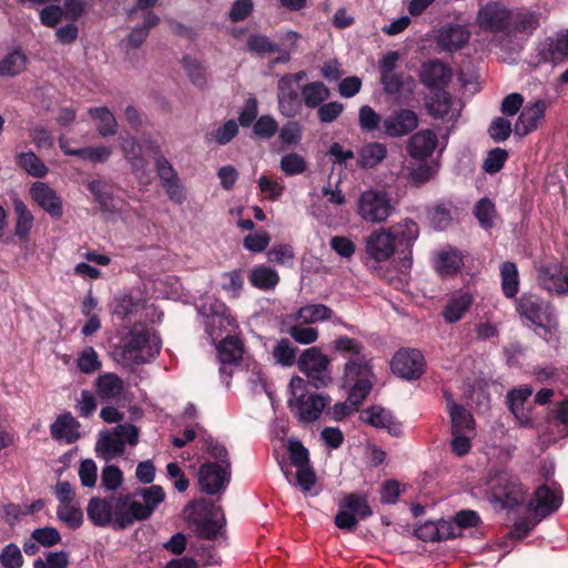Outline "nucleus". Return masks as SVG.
<instances>
[{
	"mask_svg": "<svg viewBox=\"0 0 568 568\" xmlns=\"http://www.w3.org/2000/svg\"><path fill=\"white\" fill-rule=\"evenodd\" d=\"M302 99L310 109H316L326 101L329 95V89L321 81L310 82L301 89Z\"/></svg>",
	"mask_w": 568,
	"mask_h": 568,
	"instance_id": "38",
	"label": "nucleus"
},
{
	"mask_svg": "<svg viewBox=\"0 0 568 568\" xmlns=\"http://www.w3.org/2000/svg\"><path fill=\"white\" fill-rule=\"evenodd\" d=\"M539 24V20L535 13L531 12H517L510 13L509 31L514 32H531Z\"/></svg>",
	"mask_w": 568,
	"mask_h": 568,
	"instance_id": "52",
	"label": "nucleus"
},
{
	"mask_svg": "<svg viewBox=\"0 0 568 568\" xmlns=\"http://www.w3.org/2000/svg\"><path fill=\"white\" fill-rule=\"evenodd\" d=\"M122 151L133 170L144 169V160L141 156V146L134 138L123 139Z\"/></svg>",
	"mask_w": 568,
	"mask_h": 568,
	"instance_id": "55",
	"label": "nucleus"
},
{
	"mask_svg": "<svg viewBox=\"0 0 568 568\" xmlns=\"http://www.w3.org/2000/svg\"><path fill=\"white\" fill-rule=\"evenodd\" d=\"M296 352L297 348L287 338H282L274 346L272 355L277 364L292 366L296 362Z\"/></svg>",
	"mask_w": 568,
	"mask_h": 568,
	"instance_id": "51",
	"label": "nucleus"
},
{
	"mask_svg": "<svg viewBox=\"0 0 568 568\" xmlns=\"http://www.w3.org/2000/svg\"><path fill=\"white\" fill-rule=\"evenodd\" d=\"M516 311L521 318L546 328L552 320V307L535 294H523L516 300Z\"/></svg>",
	"mask_w": 568,
	"mask_h": 568,
	"instance_id": "11",
	"label": "nucleus"
},
{
	"mask_svg": "<svg viewBox=\"0 0 568 568\" xmlns=\"http://www.w3.org/2000/svg\"><path fill=\"white\" fill-rule=\"evenodd\" d=\"M139 442V429L133 424H120L111 432L101 433L95 445L99 457L110 460L121 456L125 449V443L135 446Z\"/></svg>",
	"mask_w": 568,
	"mask_h": 568,
	"instance_id": "6",
	"label": "nucleus"
},
{
	"mask_svg": "<svg viewBox=\"0 0 568 568\" xmlns=\"http://www.w3.org/2000/svg\"><path fill=\"white\" fill-rule=\"evenodd\" d=\"M365 251L368 257L376 262L389 260L396 251V245L389 230L381 227L373 231L365 239Z\"/></svg>",
	"mask_w": 568,
	"mask_h": 568,
	"instance_id": "14",
	"label": "nucleus"
},
{
	"mask_svg": "<svg viewBox=\"0 0 568 568\" xmlns=\"http://www.w3.org/2000/svg\"><path fill=\"white\" fill-rule=\"evenodd\" d=\"M88 113L98 122L97 130L101 136H112L118 133V121L106 106L90 108Z\"/></svg>",
	"mask_w": 568,
	"mask_h": 568,
	"instance_id": "35",
	"label": "nucleus"
},
{
	"mask_svg": "<svg viewBox=\"0 0 568 568\" xmlns=\"http://www.w3.org/2000/svg\"><path fill=\"white\" fill-rule=\"evenodd\" d=\"M474 298L469 293H458L452 296L444 310L443 317L447 323H456L460 321L473 305Z\"/></svg>",
	"mask_w": 568,
	"mask_h": 568,
	"instance_id": "27",
	"label": "nucleus"
},
{
	"mask_svg": "<svg viewBox=\"0 0 568 568\" xmlns=\"http://www.w3.org/2000/svg\"><path fill=\"white\" fill-rule=\"evenodd\" d=\"M438 143L437 135L430 129H425L413 134L407 142L408 154L419 161L428 159Z\"/></svg>",
	"mask_w": 568,
	"mask_h": 568,
	"instance_id": "21",
	"label": "nucleus"
},
{
	"mask_svg": "<svg viewBox=\"0 0 568 568\" xmlns=\"http://www.w3.org/2000/svg\"><path fill=\"white\" fill-rule=\"evenodd\" d=\"M90 192L94 195L95 201L100 204V207L104 212H113V194L105 182L101 180L91 181L88 184Z\"/></svg>",
	"mask_w": 568,
	"mask_h": 568,
	"instance_id": "48",
	"label": "nucleus"
},
{
	"mask_svg": "<svg viewBox=\"0 0 568 568\" xmlns=\"http://www.w3.org/2000/svg\"><path fill=\"white\" fill-rule=\"evenodd\" d=\"M469 39V32L462 26H449L443 28L438 34V45L446 51L462 49Z\"/></svg>",
	"mask_w": 568,
	"mask_h": 568,
	"instance_id": "28",
	"label": "nucleus"
},
{
	"mask_svg": "<svg viewBox=\"0 0 568 568\" xmlns=\"http://www.w3.org/2000/svg\"><path fill=\"white\" fill-rule=\"evenodd\" d=\"M455 212L456 207L453 202L442 201L429 206L426 215L435 229L445 230L452 224Z\"/></svg>",
	"mask_w": 568,
	"mask_h": 568,
	"instance_id": "31",
	"label": "nucleus"
},
{
	"mask_svg": "<svg viewBox=\"0 0 568 568\" xmlns=\"http://www.w3.org/2000/svg\"><path fill=\"white\" fill-rule=\"evenodd\" d=\"M31 538L43 547H53L61 541V535L53 527L37 528L32 531Z\"/></svg>",
	"mask_w": 568,
	"mask_h": 568,
	"instance_id": "58",
	"label": "nucleus"
},
{
	"mask_svg": "<svg viewBox=\"0 0 568 568\" xmlns=\"http://www.w3.org/2000/svg\"><path fill=\"white\" fill-rule=\"evenodd\" d=\"M281 169L288 175L301 174L306 170L305 159L293 152L281 159Z\"/></svg>",
	"mask_w": 568,
	"mask_h": 568,
	"instance_id": "63",
	"label": "nucleus"
},
{
	"mask_svg": "<svg viewBox=\"0 0 568 568\" xmlns=\"http://www.w3.org/2000/svg\"><path fill=\"white\" fill-rule=\"evenodd\" d=\"M30 195L37 204L52 217H61L62 201L57 192L47 183L36 182L30 187Z\"/></svg>",
	"mask_w": 568,
	"mask_h": 568,
	"instance_id": "19",
	"label": "nucleus"
},
{
	"mask_svg": "<svg viewBox=\"0 0 568 568\" xmlns=\"http://www.w3.org/2000/svg\"><path fill=\"white\" fill-rule=\"evenodd\" d=\"M27 64L28 57L26 53L20 49L12 50L0 60V77L12 78L19 75L27 69Z\"/></svg>",
	"mask_w": 568,
	"mask_h": 568,
	"instance_id": "34",
	"label": "nucleus"
},
{
	"mask_svg": "<svg viewBox=\"0 0 568 568\" xmlns=\"http://www.w3.org/2000/svg\"><path fill=\"white\" fill-rule=\"evenodd\" d=\"M462 266L463 256L457 250H443L436 255L435 268L437 273L443 277L456 274Z\"/></svg>",
	"mask_w": 568,
	"mask_h": 568,
	"instance_id": "32",
	"label": "nucleus"
},
{
	"mask_svg": "<svg viewBox=\"0 0 568 568\" xmlns=\"http://www.w3.org/2000/svg\"><path fill=\"white\" fill-rule=\"evenodd\" d=\"M246 48L257 54H272L281 52L277 43L270 40L268 37L260 33L251 34L246 40Z\"/></svg>",
	"mask_w": 568,
	"mask_h": 568,
	"instance_id": "49",
	"label": "nucleus"
},
{
	"mask_svg": "<svg viewBox=\"0 0 568 568\" xmlns=\"http://www.w3.org/2000/svg\"><path fill=\"white\" fill-rule=\"evenodd\" d=\"M164 499L165 493L160 485L120 495L114 498V528L125 529L135 521L149 519Z\"/></svg>",
	"mask_w": 568,
	"mask_h": 568,
	"instance_id": "2",
	"label": "nucleus"
},
{
	"mask_svg": "<svg viewBox=\"0 0 568 568\" xmlns=\"http://www.w3.org/2000/svg\"><path fill=\"white\" fill-rule=\"evenodd\" d=\"M477 22L481 29L490 32L506 31L510 26V11L500 3L490 2L479 10Z\"/></svg>",
	"mask_w": 568,
	"mask_h": 568,
	"instance_id": "16",
	"label": "nucleus"
},
{
	"mask_svg": "<svg viewBox=\"0 0 568 568\" xmlns=\"http://www.w3.org/2000/svg\"><path fill=\"white\" fill-rule=\"evenodd\" d=\"M547 103L545 100L529 102L519 114L515 123V133L524 136L537 129L539 122L545 118Z\"/></svg>",
	"mask_w": 568,
	"mask_h": 568,
	"instance_id": "20",
	"label": "nucleus"
},
{
	"mask_svg": "<svg viewBox=\"0 0 568 568\" xmlns=\"http://www.w3.org/2000/svg\"><path fill=\"white\" fill-rule=\"evenodd\" d=\"M0 562L4 568H21L23 557L20 548L14 544L7 545L0 554Z\"/></svg>",
	"mask_w": 568,
	"mask_h": 568,
	"instance_id": "61",
	"label": "nucleus"
},
{
	"mask_svg": "<svg viewBox=\"0 0 568 568\" xmlns=\"http://www.w3.org/2000/svg\"><path fill=\"white\" fill-rule=\"evenodd\" d=\"M94 385L98 397L104 402L119 400L124 390L122 378L114 373L100 375Z\"/></svg>",
	"mask_w": 568,
	"mask_h": 568,
	"instance_id": "25",
	"label": "nucleus"
},
{
	"mask_svg": "<svg viewBox=\"0 0 568 568\" xmlns=\"http://www.w3.org/2000/svg\"><path fill=\"white\" fill-rule=\"evenodd\" d=\"M452 434H474V418L462 405H449Z\"/></svg>",
	"mask_w": 568,
	"mask_h": 568,
	"instance_id": "37",
	"label": "nucleus"
},
{
	"mask_svg": "<svg viewBox=\"0 0 568 568\" xmlns=\"http://www.w3.org/2000/svg\"><path fill=\"white\" fill-rule=\"evenodd\" d=\"M58 518L69 528L77 529L82 525L83 514L73 503L60 504L57 509Z\"/></svg>",
	"mask_w": 568,
	"mask_h": 568,
	"instance_id": "50",
	"label": "nucleus"
},
{
	"mask_svg": "<svg viewBox=\"0 0 568 568\" xmlns=\"http://www.w3.org/2000/svg\"><path fill=\"white\" fill-rule=\"evenodd\" d=\"M488 133L495 142L506 141L511 133V123L506 118H495L489 125Z\"/></svg>",
	"mask_w": 568,
	"mask_h": 568,
	"instance_id": "64",
	"label": "nucleus"
},
{
	"mask_svg": "<svg viewBox=\"0 0 568 568\" xmlns=\"http://www.w3.org/2000/svg\"><path fill=\"white\" fill-rule=\"evenodd\" d=\"M155 168L161 180V184L169 197L176 203L183 202L184 194L180 179L168 159L163 155H159L155 159Z\"/></svg>",
	"mask_w": 568,
	"mask_h": 568,
	"instance_id": "17",
	"label": "nucleus"
},
{
	"mask_svg": "<svg viewBox=\"0 0 568 568\" xmlns=\"http://www.w3.org/2000/svg\"><path fill=\"white\" fill-rule=\"evenodd\" d=\"M332 348L346 358L343 382L351 387L348 399L361 405L371 393L374 378L372 359L365 353V346L355 338L339 336Z\"/></svg>",
	"mask_w": 568,
	"mask_h": 568,
	"instance_id": "1",
	"label": "nucleus"
},
{
	"mask_svg": "<svg viewBox=\"0 0 568 568\" xmlns=\"http://www.w3.org/2000/svg\"><path fill=\"white\" fill-rule=\"evenodd\" d=\"M540 285L557 295L568 293V267L560 264H551L539 271Z\"/></svg>",
	"mask_w": 568,
	"mask_h": 568,
	"instance_id": "18",
	"label": "nucleus"
},
{
	"mask_svg": "<svg viewBox=\"0 0 568 568\" xmlns=\"http://www.w3.org/2000/svg\"><path fill=\"white\" fill-rule=\"evenodd\" d=\"M531 394V388L525 387L513 389L507 395L510 410L517 417V419L524 425H527L530 422V418L525 410V403L527 402Z\"/></svg>",
	"mask_w": 568,
	"mask_h": 568,
	"instance_id": "42",
	"label": "nucleus"
},
{
	"mask_svg": "<svg viewBox=\"0 0 568 568\" xmlns=\"http://www.w3.org/2000/svg\"><path fill=\"white\" fill-rule=\"evenodd\" d=\"M406 171L407 181L417 187L433 180L437 172L434 166L425 162L407 165Z\"/></svg>",
	"mask_w": 568,
	"mask_h": 568,
	"instance_id": "46",
	"label": "nucleus"
},
{
	"mask_svg": "<svg viewBox=\"0 0 568 568\" xmlns=\"http://www.w3.org/2000/svg\"><path fill=\"white\" fill-rule=\"evenodd\" d=\"M114 499L93 497L90 499L87 514L93 525L105 527L110 524L114 525Z\"/></svg>",
	"mask_w": 568,
	"mask_h": 568,
	"instance_id": "24",
	"label": "nucleus"
},
{
	"mask_svg": "<svg viewBox=\"0 0 568 568\" xmlns=\"http://www.w3.org/2000/svg\"><path fill=\"white\" fill-rule=\"evenodd\" d=\"M394 212L387 192L376 189L364 191L357 201V214L368 223L385 222Z\"/></svg>",
	"mask_w": 568,
	"mask_h": 568,
	"instance_id": "8",
	"label": "nucleus"
},
{
	"mask_svg": "<svg viewBox=\"0 0 568 568\" xmlns=\"http://www.w3.org/2000/svg\"><path fill=\"white\" fill-rule=\"evenodd\" d=\"M490 487L496 499L505 507H515L525 500L526 491L516 476L500 470L490 480Z\"/></svg>",
	"mask_w": 568,
	"mask_h": 568,
	"instance_id": "10",
	"label": "nucleus"
},
{
	"mask_svg": "<svg viewBox=\"0 0 568 568\" xmlns=\"http://www.w3.org/2000/svg\"><path fill=\"white\" fill-rule=\"evenodd\" d=\"M561 505V496L547 485H541L535 490L534 499L529 501V509L536 516L544 518L556 511Z\"/></svg>",
	"mask_w": 568,
	"mask_h": 568,
	"instance_id": "22",
	"label": "nucleus"
},
{
	"mask_svg": "<svg viewBox=\"0 0 568 568\" xmlns=\"http://www.w3.org/2000/svg\"><path fill=\"white\" fill-rule=\"evenodd\" d=\"M501 287L505 296L514 297L518 292V271L513 262H504L500 267Z\"/></svg>",
	"mask_w": 568,
	"mask_h": 568,
	"instance_id": "47",
	"label": "nucleus"
},
{
	"mask_svg": "<svg viewBox=\"0 0 568 568\" xmlns=\"http://www.w3.org/2000/svg\"><path fill=\"white\" fill-rule=\"evenodd\" d=\"M278 131L277 121L268 114L261 115L253 124V133L258 139L268 140Z\"/></svg>",
	"mask_w": 568,
	"mask_h": 568,
	"instance_id": "54",
	"label": "nucleus"
},
{
	"mask_svg": "<svg viewBox=\"0 0 568 568\" xmlns=\"http://www.w3.org/2000/svg\"><path fill=\"white\" fill-rule=\"evenodd\" d=\"M297 366L307 376L308 383L315 388L325 387L332 382L328 369L329 358L317 347L305 349L297 359Z\"/></svg>",
	"mask_w": 568,
	"mask_h": 568,
	"instance_id": "9",
	"label": "nucleus"
},
{
	"mask_svg": "<svg viewBox=\"0 0 568 568\" xmlns=\"http://www.w3.org/2000/svg\"><path fill=\"white\" fill-rule=\"evenodd\" d=\"M79 427L80 423L70 413H64L51 425L50 432L53 438L71 444L80 437Z\"/></svg>",
	"mask_w": 568,
	"mask_h": 568,
	"instance_id": "26",
	"label": "nucleus"
},
{
	"mask_svg": "<svg viewBox=\"0 0 568 568\" xmlns=\"http://www.w3.org/2000/svg\"><path fill=\"white\" fill-rule=\"evenodd\" d=\"M452 95L445 90H437L426 98L425 108L434 119L456 121L457 114L452 112Z\"/></svg>",
	"mask_w": 568,
	"mask_h": 568,
	"instance_id": "23",
	"label": "nucleus"
},
{
	"mask_svg": "<svg viewBox=\"0 0 568 568\" xmlns=\"http://www.w3.org/2000/svg\"><path fill=\"white\" fill-rule=\"evenodd\" d=\"M333 314V310L325 304H307L296 311L294 318L304 324H314L329 320Z\"/></svg>",
	"mask_w": 568,
	"mask_h": 568,
	"instance_id": "39",
	"label": "nucleus"
},
{
	"mask_svg": "<svg viewBox=\"0 0 568 568\" xmlns=\"http://www.w3.org/2000/svg\"><path fill=\"white\" fill-rule=\"evenodd\" d=\"M338 506L339 508L353 513L359 519H365L373 514V510L367 501V496L365 494H345L344 497L339 500Z\"/></svg>",
	"mask_w": 568,
	"mask_h": 568,
	"instance_id": "41",
	"label": "nucleus"
},
{
	"mask_svg": "<svg viewBox=\"0 0 568 568\" xmlns=\"http://www.w3.org/2000/svg\"><path fill=\"white\" fill-rule=\"evenodd\" d=\"M160 341L145 329L129 333L122 348V358L128 364H143L160 353Z\"/></svg>",
	"mask_w": 568,
	"mask_h": 568,
	"instance_id": "7",
	"label": "nucleus"
},
{
	"mask_svg": "<svg viewBox=\"0 0 568 568\" xmlns=\"http://www.w3.org/2000/svg\"><path fill=\"white\" fill-rule=\"evenodd\" d=\"M390 367L402 378L417 379L425 371V359L419 351L403 348L394 355Z\"/></svg>",
	"mask_w": 568,
	"mask_h": 568,
	"instance_id": "12",
	"label": "nucleus"
},
{
	"mask_svg": "<svg viewBox=\"0 0 568 568\" xmlns=\"http://www.w3.org/2000/svg\"><path fill=\"white\" fill-rule=\"evenodd\" d=\"M248 280L251 284L262 291H271L280 282L278 273L265 265H258L250 271Z\"/></svg>",
	"mask_w": 568,
	"mask_h": 568,
	"instance_id": "36",
	"label": "nucleus"
},
{
	"mask_svg": "<svg viewBox=\"0 0 568 568\" xmlns=\"http://www.w3.org/2000/svg\"><path fill=\"white\" fill-rule=\"evenodd\" d=\"M17 164L34 178H43L48 173L45 164L33 152H22L17 155Z\"/></svg>",
	"mask_w": 568,
	"mask_h": 568,
	"instance_id": "45",
	"label": "nucleus"
},
{
	"mask_svg": "<svg viewBox=\"0 0 568 568\" xmlns=\"http://www.w3.org/2000/svg\"><path fill=\"white\" fill-rule=\"evenodd\" d=\"M541 59L545 62L560 63L568 59V31L558 34L555 39H549L540 51Z\"/></svg>",
	"mask_w": 568,
	"mask_h": 568,
	"instance_id": "33",
	"label": "nucleus"
},
{
	"mask_svg": "<svg viewBox=\"0 0 568 568\" xmlns=\"http://www.w3.org/2000/svg\"><path fill=\"white\" fill-rule=\"evenodd\" d=\"M294 257V250L290 244H275L267 251L268 261L277 265L292 263Z\"/></svg>",
	"mask_w": 568,
	"mask_h": 568,
	"instance_id": "56",
	"label": "nucleus"
},
{
	"mask_svg": "<svg viewBox=\"0 0 568 568\" xmlns=\"http://www.w3.org/2000/svg\"><path fill=\"white\" fill-rule=\"evenodd\" d=\"M381 115L369 105H363L358 112V124L363 131H374L379 128Z\"/></svg>",
	"mask_w": 568,
	"mask_h": 568,
	"instance_id": "59",
	"label": "nucleus"
},
{
	"mask_svg": "<svg viewBox=\"0 0 568 568\" xmlns=\"http://www.w3.org/2000/svg\"><path fill=\"white\" fill-rule=\"evenodd\" d=\"M508 158V152L504 149L496 148L491 150L484 161L483 169L489 174L497 173L504 166Z\"/></svg>",
	"mask_w": 568,
	"mask_h": 568,
	"instance_id": "62",
	"label": "nucleus"
},
{
	"mask_svg": "<svg viewBox=\"0 0 568 568\" xmlns=\"http://www.w3.org/2000/svg\"><path fill=\"white\" fill-rule=\"evenodd\" d=\"M419 124L418 115L409 109H399L383 120L384 134L402 138L412 133Z\"/></svg>",
	"mask_w": 568,
	"mask_h": 568,
	"instance_id": "13",
	"label": "nucleus"
},
{
	"mask_svg": "<svg viewBox=\"0 0 568 568\" xmlns=\"http://www.w3.org/2000/svg\"><path fill=\"white\" fill-rule=\"evenodd\" d=\"M304 385L305 381L302 377L295 376L291 379L292 397L288 399V407L300 422L311 423L320 418L331 398L305 393Z\"/></svg>",
	"mask_w": 568,
	"mask_h": 568,
	"instance_id": "5",
	"label": "nucleus"
},
{
	"mask_svg": "<svg viewBox=\"0 0 568 568\" xmlns=\"http://www.w3.org/2000/svg\"><path fill=\"white\" fill-rule=\"evenodd\" d=\"M387 229L392 233L395 245H404L406 248H410L419 235V227L412 219H404Z\"/></svg>",
	"mask_w": 568,
	"mask_h": 568,
	"instance_id": "29",
	"label": "nucleus"
},
{
	"mask_svg": "<svg viewBox=\"0 0 568 568\" xmlns=\"http://www.w3.org/2000/svg\"><path fill=\"white\" fill-rule=\"evenodd\" d=\"M217 356L222 364H237L243 356V344L236 336L223 338L217 346Z\"/></svg>",
	"mask_w": 568,
	"mask_h": 568,
	"instance_id": "40",
	"label": "nucleus"
},
{
	"mask_svg": "<svg viewBox=\"0 0 568 568\" xmlns=\"http://www.w3.org/2000/svg\"><path fill=\"white\" fill-rule=\"evenodd\" d=\"M13 209L17 214L16 235L21 240H27L33 225V215L21 199H12Z\"/></svg>",
	"mask_w": 568,
	"mask_h": 568,
	"instance_id": "43",
	"label": "nucleus"
},
{
	"mask_svg": "<svg viewBox=\"0 0 568 568\" xmlns=\"http://www.w3.org/2000/svg\"><path fill=\"white\" fill-rule=\"evenodd\" d=\"M159 17L153 12H148L144 17L143 26L135 27L128 36V44L132 49H138L146 40L150 29L159 23Z\"/></svg>",
	"mask_w": 568,
	"mask_h": 568,
	"instance_id": "44",
	"label": "nucleus"
},
{
	"mask_svg": "<svg viewBox=\"0 0 568 568\" xmlns=\"http://www.w3.org/2000/svg\"><path fill=\"white\" fill-rule=\"evenodd\" d=\"M278 138L286 145H296L302 140L303 129L296 121L285 123L278 131Z\"/></svg>",
	"mask_w": 568,
	"mask_h": 568,
	"instance_id": "60",
	"label": "nucleus"
},
{
	"mask_svg": "<svg viewBox=\"0 0 568 568\" xmlns=\"http://www.w3.org/2000/svg\"><path fill=\"white\" fill-rule=\"evenodd\" d=\"M387 156V149L384 143L369 142L358 151L357 166L361 169H373L381 164Z\"/></svg>",
	"mask_w": 568,
	"mask_h": 568,
	"instance_id": "30",
	"label": "nucleus"
},
{
	"mask_svg": "<svg viewBox=\"0 0 568 568\" xmlns=\"http://www.w3.org/2000/svg\"><path fill=\"white\" fill-rule=\"evenodd\" d=\"M182 64L194 85L203 88L206 84L205 68L199 60L191 55H185L182 59Z\"/></svg>",
	"mask_w": 568,
	"mask_h": 568,
	"instance_id": "53",
	"label": "nucleus"
},
{
	"mask_svg": "<svg viewBox=\"0 0 568 568\" xmlns=\"http://www.w3.org/2000/svg\"><path fill=\"white\" fill-rule=\"evenodd\" d=\"M78 367L84 374H92L101 367L98 353L93 347H85L78 358Z\"/></svg>",
	"mask_w": 568,
	"mask_h": 568,
	"instance_id": "57",
	"label": "nucleus"
},
{
	"mask_svg": "<svg viewBox=\"0 0 568 568\" xmlns=\"http://www.w3.org/2000/svg\"><path fill=\"white\" fill-rule=\"evenodd\" d=\"M418 77L426 88L443 90L450 82L453 71L442 60L432 59L422 63Z\"/></svg>",
	"mask_w": 568,
	"mask_h": 568,
	"instance_id": "15",
	"label": "nucleus"
},
{
	"mask_svg": "<svg viewBox=\"0 0 568 568\" xmlns=\"http://www.w3.org/2000/svg\"><path fill=\"white\" fill-rule=\"evenodd\" d=\"M185 518L202 539H214L225 524V517L221 507L197 500L184 509Z\"/></svg>",
	"mask_w": 568,
	"mask_h": 568,
	"instance_id": "4",
	"label": "nucleus"
},
{
	"mask_svg": "<svg viewBox=\"0 0 568 568\" xmlns=\"http://www.w3.org/2000/svg\"><path fill=\"white\" fill-rule=\"evenodd\" d=\"M204 450L214 459L199 468V486L207 495L223 491L231 480V460L226 447L209 436L204 439Z\"/></svg>",
	"mask_w": 568,
	"mask_h": 568,
	"instance_id": "3",
	"label": "nucleus"
}]
</instances>
